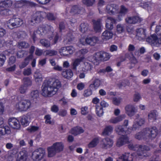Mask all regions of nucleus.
Here are the masks:
<instances>
[{"instance_id":"obj_1","label":"nucleus","mask_w":161,"mask_h":161,"mask_svg":"<svg viewBox=\"0 0 161 161\" xmlns=\"http://www.w3.org/2000/svg\"><path fill=\"white\" fill-rule=\"evenodd\" d=\"M61 86L60 82L58 80H45L42 86V94L45 97H51L56 93Z\"/></svg>"},{"instance_id":"obj_2","label":"nucleus","mask_w":161,"mask_h":161,"mask_svg":"<svg viewBox=\"0 0 161 161\" xmlns=\"http://www.w3.org/2000/svg\"><path fill=\"white\" fill-rule=\"evenodd\" d=\"M158 133L157 128L153 126L150 128H147L144 129L142 131L136 134L135 137L139 140L142 139L152 140L157 136Z\"/></svg>"},{"instance_id":"obj_3","label":"nucleus","mask_w":161,"mask_h":161,"mask_svg":"<svg viewBox=\"0 0 161 161\" xmlns=\"http://www.w3.org/2000/svg\"><path fill=\"white\" fill-rule=\"evenodd\" d=\"M64 145L62 142H56L47 148L48 156L49 157L54 156L56 153L62 152L64 149Z\"/></svg>"},{"instance_id":"obj_4","label":"nucleus","mask_w":161,"mask_h":161,"mask_svg":"<svg viewBox=\"0 0 161 161\" xmlns=\"http://www.w3.org/2000/svg\"><path fill=\"white\" fill-rule=\"evenodd\" d=\"M31 105L30 100L22 99L16 104V107L20 111H25L31 107Z\"/></svg>"},{"instance_id":"obj_5","label":"nucleus","mask_w":161,"mask_h":161,"mask_svg":"<svg viewBox=\"0 0 161 161\" xmlns=\"http://www.w3.org/2000/svg\"><path fill=\"white\" fill-rule=\"evenodd\" d=\"M23 23L22 19L19 18L14 17L8 20L7 23V27L10 29L19 27Z\"/></svg>"},{"instance_id":"obj_6","label":"nucleus","mask_w":161,"mask_h":161,"mask_svg":"<svg viewBox=\"0 0 161 161\" xmlns=\"http://www.w3.org/2000/svg\"><path fill=\"white\" fill-rule=\"evenodd\" d=\"M53 27L50 25H43L38 28L36 33L41 36H44L47 34H53Z\"/></svg>"},{"instance_id":"obj_7","label":"nucleus","mask_w":161,"mask_h":161,"mask_svg":"<svg viewBox=\"0 0 161 161\" xmlns=\"http://www.w3.org/2000/svg\"><path fill=\"white\" fill-rule=\"evenodd\" d=\"M45 153V152L44 149L39 148L33 152L32 158L34 161H40L43 158Z\"/></svg>"},{"instance_id":"obj_8","label":"nucleus","mask_w":161,"mask_h":161,"mask_svg":"<svg viewBox=\"0 0 161 161\" xmlns=\"http://www.w3.org/2000/svg\"><path fill=\"white\" fill-rule=\"evenodd\" d=\"M46 16L45 12H36L32 15L30 22L33 24L39 23Z\"/></svg>"},{"instance_id":"obj_9","label":"nucleus","mask_w":161,"mask_h":161,"mask_svg":"<svg viewBox=\"0 0 161 161\" xmlns=\"http://www.w3.org/2000/svg\"><path fill=\"white\" fill-rule=\"evenodd\" d=\"M149 43L152 47H159L161 44V37L158 38L157 36L153 34L148 37L146 40Z\"/></svg>"},{"instance_id":"obj_10","label":"nucleus","mask_w":161,"mask_h":161,"mask_svg":"<svg viewBox=\"0 0 161 161\" xmlns=\"http://www.w3.org/2000/svg\"><path fill=\"white\" fill-rule=\"evenodd\" d=\"M149 147L145 145H139L137 148V157L142 158L144 157H147V155L146 152L149 150Z\"/></svg>"},{"instance_id":"obj_11","label":"nucleus","mask_w":161,"mask_h":161,"mask_svg":"<svg viewBox=\"0 0 161 161\" xmlns=\"http://www.w3.org/2000/svg\"><path fill=\"white\" fill-rule=\"evenodd\" d=\"M113 140L108 137L103 139L100 142V146L103 149H107L110 148L113 145Z\"/></svg>"},{"instance_id":"obj_12","label":"nucleus","mask_w":161,"mask_h":161,"mask_svg":"<svg viewBox=\"0 0 161 161\" xmlns=\"http://www.w3.org/2000/svg\"><path fill=\"white\" fill-rule=\"evenodd\" d=\"M94 59L97 61L99 60L107 61L110 57L108 53L102 51L96 53Z\"/></svg>"},{"instance_id":"obj_13","label":"nucleus","mask_w":161,"mask_h":161,"mask_svg":"<svg viewBox=\"0 0 161 161\" xmlns=\"http://www.w3.org/2000/svg\"><path fill=\"white\" fill-rule=\"evenodd\" d=\"M8 123L9 126L14 129H19L20 127L19 122L15 118H13L9 119Z\"/></svg>"},{"instance_id":"obj_14","label":"nucleus","mask_w":161,"mask_h":161,"mask_svg":"<svg viewBox=\"0 0 161 161\" xmlns=\"http://www.w3.org/2000/svg\"><path fill=\"white\" fill-rule=\"evenodd\" d=\"M126 113L129 116H133L136 111V108L133 105L129 104L125 107Z\"/></svg>"},{"instance_id":"obj_15","label":"nucleus","mask_w":161,"mask_h":161,"mask_svg":"<svg viewBox=\"0 0 161 161\" xmlns=\"http://www.w3.org/2000/svg\"><path fill=\"white\" fill-rule=\"evenodd\" d=\"M119 7L114 4L108 5L106 6V11L110 14H114L118 12Z\"/></svg>"},{"instance_id":"obj_16","label":"nucleus","mask_w":161,"mask_h":161,"mask_svg":"<svg viewBox=\"0 0 161 161\" xmlns=\"http://www.w3.org/2000/svg\"><path fill=\"white\" fill-rule=\"evenodd\" d=\"M17 151L15 148H13L12 151H8V153H6L4 155L3 158L5 159L6 161H14V154L17 153Z\"/></svg>"},{"instance_id":"obj_17","label":"nucleus","mask_w":161,"mask_h":161,"mask_svg":"<svg viewBox=\"0 0 161 161\" xmlns=\"http://www.w3.org/2000/svg\"><path fill=\"white\" fill-rule=\"evenodd\" d=\"M102 19H99L97 20H92L93 23V29L96 32H99L102 31V25L101 22Z\"/></svg>"},{"instance_id":"obj_18","label":"nucleus","mask_w":161,"mask_h":161,"mask_svg":"<svg viewBox=\"0 0 161 161\" xmlns=\"http://www.w3.org/2000/svg\"><path fill=\"white\" fill-rule=\"evenodd\" d=\"M136 37L139 40L145 39L146 37V30L143 28H140L136 30Z\"/></svg>"},{"instance_id":"obj_19","label":"nucleus","mask_w":161,"mask_h":161,"mask_svg":"<svg viewBox=\"0 0 161 161\" xmlns=\"http://www.w3.org/2000/svg\"><path fill=\"white\" fill-rule=\"evenodd\" d=\"M126 22L130 24H135L139 23L142 21V19L138 16L129 17L125 19Z\"/></svg>"},{"instance_id":"obj_20","label":"nucleus","mask_w":161,"mask_h":161,"mask_svg":"<svg viewBox=\"0 0 161 161\" xmlns=\"http://www.w3.org/2000/svg\"><path fill=\"white\" fill-rule=\"evenodd\" d=\"M133 156L131 154L125 153L119 157L116 161H133Z\"/></svg>"},{"instance_id":"obj_21","label":"nucleus","mask_w":161,"mask_h":161,"mask_svg":"<svg viewBox=\"0 0 161 161\" xmlns=\"http://www.w3.org/2000/svg\"><path fill=\"white\" fill-rule=\"evenodd\" d=\"M83 9L79 5H75L72 6L70 10V13L73 14H80L83 12Z\"/></svg>"},{"instance_id":"obj_22","label":"nucleus","mask_w":161,"mask_h":161,"mask_svg":"<svg viewBox=\"0 0 161 161\" xmlns=\"http://www.w3.org/2000/svg\"><path fill=\"white\" fill-rule=\"evenodd\" d=\"M129 141V139L126 136H122L119 138L116 143L117 147H120L124 145Z\"/></svg>"},{"instance_id":"obj_23","label":"nucleus","mask_w":161,"mask_h":161,"mask_svg":"<svg viewBox=\"0 0 161 161\" xmlns=\"http://www.w3.org/2000/svg\"><path fill=\"white\" fill-rule=\"evenodd\" d=\"M106 22V28L109 30H112L114 28L113 24L116 23L115 19L112 17H108Z\"/></svg>"},{"instance_id":"obj_24","label":"nucleus","mask_w":161,"mask_h":161,"mask_svg":"<svg viewBox=\"0 0 161 161\" xmlns=\"http://www.w3.org/2000/svg\"><path fill=\"white\" fill-rule=\"evenodd\" d=\"M158 114L157 111L152 110L150 112L148 115V119L149 121H154L157 119Z\"/></svg>"},{"instance_id":"obj_25","label":"nucleus","mask_w":161,"mask_h":161,"mask_svg":"<svg viewBox=\"0 0 161 161\" xmlns=\"http://www.w3.org/2000/svg\"><path fill=\"white\" fill-rule=\"evenodd\" d=\"M125 117V114H122L117 117L112 118L109 120V122L111 123L116 124L122 121Z\"/></svg>"},{"instance_id":"obj_26","label":"nucleus","mask_w":161,"mask_h":161,"mask_svg":"<svg viewBox=\"0 0 161 161\" xmlns=\"http://www.w3.org/2000/svg\"><path fill=\"white\" fill-rule=\"evenodd\" d=\"M19 154L20 156L17 158L16 161H26L28 157L27 152L22 150L20 152Z\"/></svg>"},{"instance_id":"obj_27","label":"nucleus","mask_w":161,"mask_h":161,"mask_svg":"<svg viewBox=\"0 0 161 161\" xmlns=\"http://www.w3.org/2000/svg\"><path fill=\"white\" fill-rule=\"evenodd\" d=\"M113 33L112 32L106 30L104 31L102 35V38L104 40H108L112 37Z\"/></svg>"},{"instance_id":"obj_28","label":"nucleus","mask_w":161,"mask_h":161,"mask_svg":"<svg viewBox=\"0 0 161 161\" xmlns=\"http://www.w3.org/2000/svg\"><path fill=\"white\" fill-rule=\"evenodd\" d=\"M34 79L36 83H41L43 80L42 74L39 72L36 71L34 72L33 75Z\"/></svg>"},{"instance_id":"obj_29","label":"nucleus","mask_w":161,"mask_h":161,"mask_svg":"<svg viewBox=\"0 0 161 161\" xmlns=\"http://www.w3.org/2000/svg\"><path fill=\"white\" fill-rule=\"evenodd\" d=\"M83 59V58L81 57L73 60L71 64L72 69L74 70H76V67L80 64Z\"/></svg>"},{"instance_id":"obj_30","label":"nucleus","mask_w":161,"mask_h":161,"mask_svg":"<svg viewBox=\"0 0 161 161\" xmlns=\"http://www.w3.org/2000/svg\"><path fill=\"white\" fill-rule=\"evenodd\" d=\"M33 58L32 55H30L25 58L24 61L19 65V67L22 69L27 66L29 64L31 59Z\"/></svg>"},{"instance_id":"obj_31","label":"nucleus","mask_w":161,"mask_h":161,"mask_svg":"<svg viewBox=\"0 0 161 161\" xmlns=\"http://www.w3.org/2000/svg\"><path fill=\"white\" fill-rule=\"evenodd\" d=\"M84 132V130L80 127H76L72 128L71 131V133L76 136L78 134L83 133Z\"/></svg>"},{"instance_id":"obj_32","label":"nucleus","mask_w":161,"mask_h":161,"mask_svg":"<svg viewBox=\"0 0 161 161\" xmlns=\"http://www.w3.org/2000/svg\"><path fill=\"white\" fill-rule=\"evenodd\" d=\"M10 133L9 127L8 126H5L0 127V138L2 136L6 134H9Z\"/></svg>"},{"instance_id":"obj_33","label":"nucleus","mask_w":161,"mask_h":161,"mask_svg":"<svg viewBox=\"0 0 161 161\" xmlns=\"http://www.w3.org/2000/svg\"><path fill=\"white\" fill-rule=\"evenodd\" d=\"M86 43L91 46L94 45L98 41V38L96 37L87 38L85 40Z\"/></svg>"},{"instance_id":"obj_34","label":"nucleus","mask_w":161,"mask_h":161,"mask_svg":"<svg viewBox=\"0 0 161 161\" xmlns=\"http://www.w3.org/2000/svg\"><path fill=\"white\" fill-rule=\"evenodd\" d=\"M62 75L64 78L69 79L72 77L73 73L71 70L69 69L63 72Z\"/></svg>"},{"instance_id":"obj_35","label":"nucleus","mask_w":161,"mask_h":161,"mask_svg":"<svg viewBox=\"0 0 161 161\" xmlns=\"http://www.w3.org/2000/svg\"><path fill=\"white\" fill-rule=\"evenodd\" d=\"M23 85L27 87L31 86L32 84V81L31 79L28 77H25L23 79Z\"/></svg>"},{"instance_id":"obj_36","label":"nucleus","mask_w":161,"mask_h":161,"mask_svg":"<svg viewBox=\"0 0 161 161\" xmlns=\"http://www.w3.org/2000/svg\"><path fill=\"white\" fill-rule=\"evenodd\" d=\"M29 116L28 115H23L20 119L21 124L24 126H27L29 124Z\"/></svg>"},{"instance_id":"obj_37","label":"nucleus","mask_w":161,"mask_h":161,"mask_svg":"<svg viewBox=\"0 0 161 161\" xmlns=\"http://www.w3.org/2000/svg\"><path fill=\"white\" fill-rule=\"evenodd\" d=\"M74 36L72 32H69L67 35L64 39V41L66 43H69L74 39Z\"/></svg>"},{"instance_id":"obj_38","label":"nucleus","mask_w":161,"mask_h":161,"mask_svg":"<svg viewBox=\"0 0 161 161\" xmlns=\"http://www.w3.org/2000/svg\"><path fill=\"white\" fill-rule=\"evenodd\" d=\"M29 3L28 2L25 0L16 1L14 4V7L16 8H20Z\"/></svg>"},{"instance_id":"obj_39","label":"nucleus","mask_w":161,"mask_h":161,"mask_svg":"<svg viewBox=\"0 0 161 161\" xmlns=\"http://www.w3.org/2000/svg\"><path fill=\"white\" fill-rule=\"evenodd\" d=\"M39 97V92L38 90L31 91L30 94V98L33 100L37 99Z\"/></svg>"},{"instance_id":"obj_40","label":"nucleus","mask_w":161,"mask_h":161,"mask_svg":"<svg viewBox=\"0 0 161 161\" xmlns=\"http://www.w3.org/2000/svg\"><path fill=\"white\" fill-rule=\"evenodd\" d=\"M113 130V127L111 125L106 127L104 129L103 134L104 135H110Z\"/></svg>"},{"instance_id":"obj_41","label":"nucleus","mask_w":161,"mask_h":161,"mask_svg":"<svg viewBox=\"0 0 161 161\" xmlns=\"http://www.w3.org/2000/svg\"><path fill=\"white\" fill-rule=\"evenodd\" d=\"M99 142V140L98 138H96L93 139L89 143L88 146L89 148L95 147L97 145Z\"/></svg>"},{"instance_id":"obj_42","label":"nucleus","mask_w":161,"mask_h":161,"mask_svg":"<svg viewBox=\"0 0 161 161\" xmlns=\"http://www.w3.org/2000/svg\"><path fill=\"white\" fill-rule=\"evenodd\" d=\"M12 12L10 9L7 8L1 10L0 11V14L3 16H8L11 15Z\"/></svg>"},{"instance_id":"obj_43","label":"nucleus","mask_w":161,"mask_h":161,"mask_svg":"<svg viewBox=\"0 0 161 161\" xmlns=\"http://www.w3.org/2000/svg\"><path fill=\"white\" fill-rule=\"evenodd\" d=\"M88 25L86 23H82L80 26V31L83 33H85L87 31Z\"/></svg>"},{"instance_id":"obj_44","label":"nucleus","mask_w":161,"mask_h":161,"mask_svg":"<svg viewBox=\"0 0 161 161\" xmlns=\"http://www.w3.org/2000/svg\"><path fill=\"white\" fill-rule=\"evenodd\" d=\"M29 43L25 41L19 42L18 45V47L20 48H27L29 47Z\"/></svg>"},{"instance_id":"obj_45","label":"nucleus","mask_w":161,"mask_h":161,"mask_svg":"<svg viewBox=\"0 0 161 161\" xmlns=\"http://www.w3.org/2000/svg\"><path fill=\"white\" fill-rule=\"evenodd\" d=\"M40 42L43 46L47 48L50 47L51 45L50 41L46 39H41Z\"/></svg>"},{"instance_id":"obj_46","label":"nucleus","mask_w":161,"mask_h":161,"mask_svg":"<svg viewBox=\"0 0 161 161\" xmlns=\"http://www.w3.org/2000/svg\"><path fill=\"white\" fill-rule=\"evenodd\" d=\"M115 130L117 134L120 135L121 133L125 132V129L121 125H117L115 128Z\"/></svg>"},{"instance_id":"obj_47","label":"nucleus","mask_w":161,"mask_h":161,"mask_svg":"<svg viewBox=\"0 0 161 161\" xmlns=\"http://www.w3.org/2000/svg\"><path fill=\"white\" fill-rule=\"evenodd\" d=\"M45 56H53L56 55L57 54V52L54 50H47L44 52Z\"/></svg>"},{"instance_id":"obj_48","label":"nucleus","mask_w":161,"mask_h":161,"mask_svg":"<svg viewBox=\"0 0 161 161\" xmlns=\"http://www.w3.org/2000/svg\"><path fill=\"white\" fill-rule=\"evenodd\" d=\"M48 38L50 39L53 38L54 37V43L55 44L57 42L58 37L57 36V33L56 32H54L53 31V34H49V35H47Z\"/></svg>"},{"instance_id":"obj_49","label":"nucleus","mask_w":161,"mask_h":161,"mask_svg":"<svg viewBox=\"0 0 161 161\" xmlns=\"http://www.w3.org/2000/svg\"><path fill=\"white\" fill-rule=\"evenodd\" d=\"M116 29L118 33H121L125 31V27L123 25L118 24L116 26Z\"/></svg>"},{"instance_id":"obj_50","label":"nucleus","mask_w":161,"mask_h":161,"mask_svg":"<svg viewBox=\"0 0 161 161\" xmlns=\"http://www.w3.org/2000/svg\"><path fill=\"white\" fill-rule=\"evenodd\" d=\"M96 112L97 115L99 117L102 116L103 112L102 107L97 105H96Z\"/></svg>"},{"instance_id":"obj_51","label":"nucleus","mask_w":161,"mask_h":161,"mask_svg":"<svg viewBox=\"0 0 161 161\" xmlns=\"http://www.w3.org/2000/svg\"><path fill=\"white\" fill-rule=\"evenodd\" d=\"M95 0H82L83 3L87 6H92L95 2Z\"/></svg>"},{"instance_id":"obj_52","label":"nucleus","mask_w":161,"mask_h":161,"mask_svg":"<svg viewBox=\"0 0 161 161\" xmlns=\"http://www.w3.org/2000/svg\"><path fill=\"white\" fill-rule=\"evenodd\" d=\"M128 12V8H126L124 6L122 5L120 6L119 13L123 15H125Z\"/></svg>"},{"instance_id":"obj_53","label":"nucleus","mask_w":161,"mask_h":161,"mask_svg":"<svg viewBox=\"0 0 161 161\" xmlns=\"http://www.w3.org/2000/svg\"><path fill=\"white\" fill-rule=\"evenodd\" d=\"M100 85V81L98 79L95 80L92 84L90 85L91 87H94L95 89H96Z\"/></svg>"},{"instance_id":"obj_54","label":"nucleus","mask_w":161,"mask_h":161,"mask_svg":"<svg viewBox=\"0 0 161 161\" xmlns=\"http://www.w3.org/2000/svg\"><path fill=\"white\" fill-rule=\"evenodd\" d=\"M47 19L50 20H55L56 19L57 17L56 15H54L51 13H48L46 14V16Z\"/></svg>"},{"instance_id":"obj_55","label":"nucleus","mask_w":161,"mask_h":161,"mask_svg":"<svg viewBox=\"0 0 161 161\" xmlns=\"http://www.w3.org/2000/svg\"><path fill=\"white\" fill-rule=\"evenodd\" d=\"M139 147V145L137 144H133L132 143H130L128 145V148L131 150L134 151L137 150V148Z\"/></svg>"},{"instance_id":"obj_56","label":"nucleus","mask_w":161,"mask_h":161,"mask_svg":"<svg viewBox=\"0 0 161 161\" xmlns=\"http://www.w3.org/2000/svg\"><path fill=\"white\" fill-rule=\"evenodd\" d=\"M6 59L5 56L3 54H0V66H2Z\"/></svg>"},{"instance_id":"obj_57","label":"nucleus","mask_w":161,"mask_h":161,"mask_svg":"<svg viewBox=\"0 0 161 161\" xmlns=\"http://www.w3.org/2000/svg\"><path fill=\"white\" fill-rule=\"evenodd\" d=\"M28 90V87L24 85H21L19 88V91L21 94H24Z\"/></svg>"},{"instance_id":"obj_58","label":"nucleus","mask_w":161,"mask_h":161,"mask_svg":"<svg viewBox=\"0 0 161 161\" xmlns=\"http://www.w3.org/2000/svg\"><path fill=\"white\" fill-rule=\"evenodd\" d=\"M59 53L61 55L66 56L68 55L66 47H63L60 49Z\"/></svg>"},{"instance_id":"obj_59","label":"nucleus","mask_w":161,"mask_h":161,"mask_svg":"<svg viewBox=\"0 0 161 161\" xmlns=\"http://www.w3.org/2000/svg\"><path fill=\"white\" fill-rule=\"evenodd\" d=\"M121 99L120 98L114 97L112 99L113 103L116 105H118L121 102Z\"/></svg>"},{"instance_id":"obj_60","label":"nucleus","mask_w":161,"mask_h":161,"mask_svg":"<svg viewBox=\"0 0 161 161\" xmlns=\"http://www.w3.org/2000/svg\"><path fill=\"white\" fill-rule=\"evenodd\" d=\"M32 73L31 69L30 68L25 69L23 72V74L25 75H29Z\"/></svg>"},{"instance_id":"obj_61","label":"nucleus","mask_w":161,"mask_h":161,"mask_svg":"<svg viewBox=\"0 0 161 161\" xmlns=\"http://www.w3.org/2000/svg\"><path fill=\"white\" fill-rule=\"evenodd\" d=\"M92 92L90 89H87L84 91V96L85 97H88L92 94Z\"/></svg>"},{"instance_id":"obj_62","label":"nucleus","mask_w":161,"mask_h":161,"mask_svg":"<svg viewBox=\"0 0 161 161\" xmlns=\"http://www.w3.org/2000/svg\"><path fill=\"white\" fill-rule=\"evenodd\" d=\"M16 60V58L14 56H11L9 58L8 61V64L11 65L14 64Z\"/></svg>"},{"instance_id":"obj_63","label":"nucleus","mask_w":161,"mask_h":161,"mask_svg":"<svg viewBox=\"0 0 161 161\" xmlns=\"http://www.w3.org/2000/svg\"><path fill=\"white\" fill-rule=\"evenodd\" d=\"M4 6L6 7H10L12 5V2L10 0H4Z\"/></svg>"},{"instance_id":"obj_64","label":"nucleus","mask_w":161,"mask_h":161,"mask_svg":"<svg viewBox=\"0 0 161 161\" xmlns=\"http://www.w3.org/2000/svg\"><path fill=\"white\" fill-rule=\"evenodd\" d=\"M155 32L158 36H161V26H157L155 30Z\"/></svg>"}]
</instances>
